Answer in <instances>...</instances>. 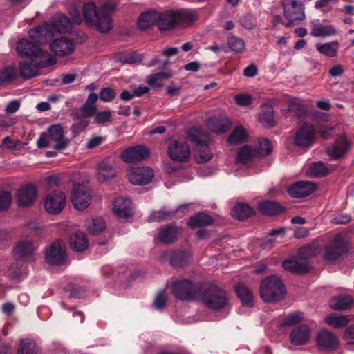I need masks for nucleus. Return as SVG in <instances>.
I'll return each instance as SVG.
<instances>
[{
    "label": "nucleus",
    "mask_w": 354,
    "mask_h": 354,
    "mask_svg": "<svg viewBox=\"0 0 354 354\" xmlns=\"http://www.w3.org/2000/svg\"><path fill=\"white\" fill-rule=\"evenodd\" d=\"M198 15L194 11L165 10L157 12V26L160 30H171L177 26H188L196 20Z\"/></svg>",
    "instance_id": "nucleus-1"
},
{
    "label": "nucleus",
    "mask_w": 354,
    "mask_h": 354,
    "mask_svg": "<svg viewBox=\"0 0 354 354\" xmlns=\"http://www.w3.org/2000/svg\"><path fill=\"white\" fill-rule=\"evenodd\" d=\"M259 292L263 301L270 303L283 299L286 295V290L279 277L270 275L261 281Z\"/></svg>",
    "instance_id": "nucleus-2"
},
{
    "label": "nucleus",
    "mask_w": 354,
    "mask_h": 354,
    "mask_svg": "<svg viewBox=\"0 0 354 354\" xmlns=\"http://www.w3.org/2000/svg\"><path fill=\"white\" fill-rule=\"evenodd\" d=\"M189 140L195 145L194 159L198 163L209 161L213 154L208 144V136L201 128H192L188 133Z\"/></svg>",
    "instance_id": "nucleus-3"
},
{
    "label": "nucleus",
    "mask_w": 354,
    "mask_h": 354,
    "mask_svg": "<svg viewBox=\"0 0 354 354\" xmlns=\"http://www.w3.org/2000/svg\"><path fill=\"white\" fill-rule=\"evenodd\" d=\"M198 297L201 301L212 310H221L225 308L229 301L227 292L216 285H209L200 291Z\"/></svg>",
    "instance_id": "nucleus-4"
},
{
    "label": "nucleus",
    "mask_w": 354,
    "mask_h": 354,
    "mask_svg": "<svg viewBox=\"0 0 354 354\" xmlns=\"http://www.w3.org/2000/svg\"><path fill=\"white\" fill-rule=\"evenodd\" d=\"M52 142H55L53 148L60 151L65 149L70 141L64 137V129L61 124L50 125L47 132L41 133L37 145L38 148H44L50 146Z\"/></svg>",
    "instance_id": "nucleus-5"
},
{
    "label": "nucleus",
    "mask_w": 354,
    "mask_h": 354,
    "mask_svg": "<svg viewBox=\"0 0 354 354\" xmlns=\"http://www.w3.org/2000/svg\"><path fill=\"white\" fill-rule=\"evenodd\" d=\"M82 15L85 24L88 26L95 27L101 33H105L112 29L113 26L106 16H101L100 11H97L95 3L91 1L84 4Z\"/></svg>",
    "instance_id": "nucleus-6"
},
{
    "label": "nucleus",
    "mask_w": 354,
    "mask_h": 354,
    "mask_svg": "<svg viewBox=\"0 0 354 354\" xmlns=\"http://www.w3.org/2000/svg\"><path fill=\"white\" fill-rule=\"evenodd\" d=\"M281 3L283 16L287 20V23L284 24L286 28L297 25L306 19L303 0H283L281 1Z\"/></svg>",
    "instance_id": "nucleus-7"
},
{
    "label": "nucleus",
    "mask_w": 354,
    "mask_h": 354,
    "mask_svg": "<svg viewBox=\"0 0 354 354\" xmlns=\"http://www.w3.org/2000/svg\"><path fill=\"white\" fill-rule=\"evenodd\" d=\"M53 57L35 58L31 57L28 60L21 62L19 64V75L24 80H29L39 73V69L55 64Z\"/></svg>",
    "instance_id": "nucleus-8"
},
{
    "label": "nucleus",
    "mask_w": 354,
    "mask_h": 354,
    "mask_svg": "<svg viewBox=\"0 0 354 354\" xmlns=\"http://www.w3.org/2000/svg\"><path fill=\"white\" fill-rule=\"evenodd\" d=\"M174 296L182 301H194L199 295L201 287L189 279L176 281L171 284Z\"/></svg>",
    "instance_id": "nucleus-9"
},
{
    "label": "nucleus",
    "mask_w": 354,
    "mask_h": 354,
    "mask_svg": "<svg viewBox=\"0 0 354 354\" xmlns=\"http://www.w3.org/2000/svg\"><path fill=\"white\" fill-rule=\"evenodd\" d=\"M348 252V247L346 242L340 235H337L324 246L323 261L328 263H334Z\"/></svg>",
    "instance_id": "nucleus-10"
},
{
    "label": "nucleus",
    "mask_w": 354,
    "mask_h": 354,
    "mask_svg": "<svg viewBox=\"0 0 354 354\" xmlns=\"http://www.w3.org/2000/svg\"><path fill=\"white\" fill-rule=\"evenodd\" d=\"M66 245L61 240H56L45 250V259L47 263L54 266H62L67 260Z\"/></svg>",
    "instance_id": "nucleus-11"
},
{
    "label": "nucleus",
    "mask_w": 354,
    "mask_h": 354,
    "mask_svg": "<svg viewBox=\"0 0 354 354\" xmlns=\"http://www.w3.org/2000/svg\"><path fill=\"white\" fill-rule=\"evenodd\" d=\"M17 52L21 57L41 58L52 57L47 51L43 50L34 39L32 41L21 39L17 44Z\"/></svg>",
    "instance_id": "nucleus-12"
},
{
    "label": "nucleus",
    "mask_w": 354,
    "mask_h": 354,
    "mask_svg": "<svg viewBox=\"0 0 354 354\" xmlns=\"http://www.w3.org/2000/svg\"><path fill=\"white\" fill-rule=\"evenodd\" d=\"M192 259V254L187 250H173L170 251H163L160 256V260L161 261H165L167 259L169 260V265L175 268H180L190 261Z\"/></svg>",
    "instance_id": "nucleus-13"
},
{
    "label": "nucleus",
    "mask_w": 354,
    "mask_h": 354,
    "mask_svg": "<svg viewBox=\"0 0 354 354\" xmlns=\"http://www.w3.org/2000/svg\"><path fill=\"white\" fill-rule=\"evenodd\" d=\"M71 201L74 207L78 210L85 209L91 203V194L90 190L83 185H74Z\"/></svg>",
    "instance_id": "nucleus-14"
},
{
    "label": "nucleus",
    "mask_w": 354,
    "mask_h": 354,
    "mask_svg": "<svg viewBox=\"0 0 354 354\" xmlns=\"http://www.w3.org/2000/svg\"><path fill=\"white\" fill-rule=\"evenodd\" d=\"M127 174L129 182L136 185H147L154 176L153 171L149 167H133Z\"/></svg>",
    "instance_id": "nucleus-15"
},
{
    "label": "nucleus",
    "mask_w": 354,
    "mask_h": 354,
    "mask_svg": "<svg viewBox=\"0 0 354 354\" xmlns=\"http://www.w3.org/2000/svg\"><path fill=\"white\" fill-rule=\"evenodd\" d=\"M167 153L172 160L185 162L189 158L190 149L186 142L173 140L168 147Z\"/></svg>",
    "instance_id": "nucleus-16"
},
{
    "label": "nucleus",
    "mask_w": 354,
    "mask_h": 354,
    "mask_svg": "<svg viewBox=\"0 0 354 354\" xmlns=\"http://www.w3.org/2000/svg\"><path fill=\"white\" fill-rule=\"evenodd\" d=\"M66 205L65 194L61 191H55L46 198L44 207L48 213L59 214Z\"/></svg>",
    "instance_id": "nucleus-17"
},
{
    "label": "nucleus",
    "mask_w": 354,
    "mask_h": 354,
    "mask_svg": "<svg viewBox=\"0 0 354 354\" xmlns=\"http://www.w3.org/2000/svg\"><path fill=\"white\" fill-rule=\"evenodd\" d=\"M150 154L149 149L143 145H137L124 149L120 153V158L126 163H133L147 159Z\"/></svg>",
    "instance_id": "nucleus-18"
},
{
    "label": "nucleus",
    "mask_w": 354,
    "mask_h": 354,
    "mask_svg": "<svg viewBox=\"0 0 354 354\" xmlns=\"http://www.w3.org/2000/svg\"><path fill=\"white\" fill-rule=\"evenodd\" d=\"M316 342L322 351L327 352L335 351L339 345L338 337L326 330H322L317 333Z\"/></svg>",
    "instance_id": "nucleus-19"
},
{
    "label": "nucleus",
    "mask_w": 354,
    "mask_h": 354,
    "mask_svg": "<svg viewBox=\"0 0 354 354\" xmlns=\"http://www.w3.org/2000/svg\"><path fill=\"white\" fill-rule=\"evenodd\" d=\"M180 232V227L176 225H165L160 228L156 241L164 245H169L178 241Z\"/></svg>",
    "instance_id": "nucleus-20"
},
{
    "label": "nucleus",
    "mask_w": 354,
    "mask_h": 354,
    "mask_svg": "<svg viewBox=\"0 0 354 354\" xmlns=\"http://www.w3.org/2000/svg\"><path fill=\"white\" fill-rule=\"evenodd\" d=\"M315 129L312 124H304L295 133L294 142L295 145L308 148L314 141Z\"/></svg>",
    "instance_id": "nucleus-21"
},
{
    "label": "nucleus",
    "mask_w": 354,
    "mask_h": 354,
    "mask_svg": "<svg viewBox=\"0 0 354 354\" xmlns=\"http://www.w3.org/2000/svg\"><path fill=\"white\" fill-rule=\"evenodd\" d=\"M317 189V185L310 181H297L288 188V194L293 198H304L310 196Z\"/></svg>",
    "instance_id": "nucleus-22"
},
{
    "label": "nucleus",
    "mask_w": 354,
    "mask_h": 354,
    "mask_svg": "<svg viewBox=\"0 0 354 354\" xmlns=\"http://www.w3.org/2000/svg\"><path fill=\"white\" fill-rule=\"evenodd\" d=\"M282 266L284 270L296 275L306 274L310 269L309 261H301L297 256L283 261Z\"/></svg>",
    "instance_id": "nucleus-23"
},
{
    "label": "nucleus",
    "mask_w": 354,
    "mask_h": 354,
    "mask_svg": "<svg viewBox=\"0 0 354 354\" xmlns=\"http://www.w3.org/2000/svg\"><path fill=\"white\" fill-rule=\"evenodd\" d=\"M37 195V190L32 184H26L18 189L16 197L19 205L28 207L35 201Z\"/></svg>",
    "instance_id": "nucleus-24"
},
{
    "label": "nucleus",
    "mask_w": 354,
    "mask_h": 354,
    "mask_svg": "<svg viewBox=\"0 0 354 354\" xmlns=\"http://www.w3.org/2000/svg\"><path fill=\"white\" fill-rule=\"evenodd\" d=\"M113 205L114 214L120 218H128L134 214L133 203L129 198L118 196L115 198Z\"/></svg>",
    "instance_id": "nucleus-25"
},
{
    "label": "nucleus",
    "mask_w": 354,
    "mask_h": 354,
    "mask_svg": "<svg viewBox=\"0 0 354 354\" xmlns=\"http://www.w3.org/2000/svg\"><path fill=\"white\" fill-rule=\"evenodd\" d=\"M257 208L263 216H275L286 212V208L276 201L264 200L258 203Z\"/></svg>",
    "instance_id": "nucleus-26"
},
{
    "label": "nucleus",
    "mask_w": 354,
    "mask_h": 354,
    "mask_svg": "<svg viewBox=\"0 0 354 354\" xmlns=\"http://www.w3.org/2000/svg\"><path fill=\"white\" fill-rule=\"evenodd\" d=\"M351 146V142L342 136L326 149V153L333 160H339L348 152Z\"/></svg>",
    "instance_id": "nucleus-27"
},
{
    "label": "nucleus",
    "mask_w": 354,
    "mask_h": 354,
    "mask_svg": "<svg viewBox=\"0 0 354 354\" xmlns=\"http://www.w3.org/2000/svg\"><path fill=\"white\" fill-rule=\"evenodd\" d=\"M52 27L48 24H44L32 29L29 30L28 35L35 40L39 45L48 42L53 37Z\"/></svg>",
    "instance_id": "nucleus-28"
},
{
    "label": "nucleus",
    "mask_w": 354,
    "mask_h": 354,
    "mask_svg": "<svg viewBox=\"0 0 354 354\" xmlns=\"http://www.w3.org/2000/svg\"><path fill=\"white\" fill-rule=\"evenodd\" d=\"M50 48L57 56H65L74 50V43L65 37L55 39L50 44Z\"/></svg>",
    "instance_id": "nucleus-29"
},
{
    "label": "nucleus",
    "mask_w": 354,
    "mask_h": 354,
    "mask_svg": "<svg viewBox=\"0 0 354 354\" xmlns=\"http://www.w3.org/2000/svg\"><path fill=\"white\" fill-rule=\"evenodd\" d=\"M310 328L308 325H300L290 333V341L292 344L295 346L304 345L310 339Z\"/></svg>",
    "instance_id": "nucleus-30"
},
{
    "label": "nucleus",
    "mask_w": 354,
    "mask_h": 354,
    "mask_svg": "<svg viewBox=\"0 0 354 354\" xmlns=\"http://www.w3.org/2000/svg\"><path fill=\"white\" fill-rule=\"evenodd\" d=\"M53 29L60 33L69 32L72 30V22L68 17L62 13H57L50 21Z\"/></svg>",
    "instance_id": "nucleus-31"
},
{
    "label": "nucleus",
    "mask_w": 354,
    "mask_h": 354,
    "mask_svg": "<svg viewBox=\"0 0 354 354\" xmlns=\"http://www.w3.org/2000/svg\"><path fill=\"white\" fill-rule=\"evenodd\" d=\"M214 219L205 212H201L192 216L187 225L192 230L212 225Z\"/></svg>",
    "instance_id": "nucleus-32"
},
{
    "label": "nucleus",
    "mask_w": 354,
    "mask_h": 354,
    "mask_svg": "<svg viewBox=\"0 0 354 354\" xmlns=\"http://www.w3.org/2000/svg\"><path fill=\"white\" fill-rule=\"evenodd\" d=\"M35 250V243L30 241H19L14 248V254L17 259L30 257Z\"/></svg>",
    "instance_id": "nucleus-33"
},
{
    "label": "nucleus",
    "mask_w": 354,
    "mask_h": 354,
    "mask_svg": "<svg viewBox=\"0 0 354 354\" xmlns=\"http://www.w3.org/2000/svg\"><path fill=\"white\" fill-rule=\"evenodd\" d=\"M255 214V211L248 204L241 203L234 206L231 210V215L239 221L246 220Z\"/></svg>",
    "instance_id": "nucleus-34"
},
{
    "label": "nucleus",
    "mask_w": 354,
    "mask_h": 354,
    "mask_svg": "<svg viewBox=\"0 0 354 354\" xmlns=\"http://www.w3.org/2000/svg\"><path fill=\"white\" fill-rule=\"evenodd\" d=\"M153 25L157 26V11L149 10L140 15L137 22L140 30H146Z\"/></svg>",
    "instance_id": "nucleus-35"
},
{
    "label": "nucleus",
    "mask_w": 354,
    "mask_h": 354,
    "mask_svg": "<svg viewBox=\"0 0 354 354\" xmlns=\"http://www.w3.org/2000/svg\"><path fill=\"white\" fill-rule=\"evenodd\" d=\"M69 244L71 248L76 252H82L86 250L88 246L86 234L81 231L76 232L71 236Z\"/></svg>",
    "instance_id": "nucleus-36"
},
{
    "label": "nucleus",
    "mask_w": 354,
    "mask_h": 354,
    "mask_svg": "<svg viewBox=\"0 0 354 354\" xmlns=\"http://www.w3.org/2000/svg\"><path fill=\"white\" fill-rule=\"evenodd\" d=\"M235 291L243 306L252 307L253 306V292L245 283H238L236 286Z\"/></svg>",
    "instance_id": "nucleus-37"
},
{
    "label": "nucleus",
    "mask_w": 354,
    "mask_h": 354,
    "mask_svg": "<svg viewBox=\"0 0 354 354\" xmlns=\"http://www.w3.org/2000/svg\"><path fill=\"white\" fill-rule=\"evenodd\" d=\"M353 301V298L350 295H343L331 298L329 304L330 308L335 310H344L348 309Z\"/></svg>",
    "instance_id": "nucleus-38"
},
{
    "label": "nucleus",
    "mask_w": 354,
    "mask_h": 354,
    "mask_svg": "<svg viewBox=\"0 0 354 354\" xmlns=\"http://www.w3.org/2000/svg\"><path fill=\"white\" fill-rule=\"evenodd\" d=\"M209 124L218 133L227 132L232 127V122L226 117L210 118Z\"/></svg>",
    "instance_id": "nucleus-39"
},
{
    "label": "nucleus",
    "mask_w": 354,
    "mask_h": 354,
    "mask_svg": "<svg viewBox=\"0 0 354 354\" xmlns=\"http://www.w3.org/2000/svg\"><path fill=\"white\" fill-rule=\"evenodd\" d=\"M259 121L264 127H273L274 123V108L270 105H263L259 113Z\"/></svg>",
    "instance_id": "nucleus-40"
},
{
    "label": "nucleus",
    "mask_w": 354,
    "mask_h": 354,
    "mask_svg": "<svg viewBox=\"0 0 354 354\" xmlns=\"http://www.w3.org/2000/svg\"><path fill=\"white\" fill-rule=\"evenodd\" d=\"M254 157H257L254 149L250 145H245L239 149L236 156V161L246 165L252 162Z\"/></svg>",
    "instance_id": "nucleus-41"
},
{
    "label": "nucleus",
    "mask_w": 354,
    "mask_h": 354,
    "mask_svg": "<svg viewBox=\"0 0 354 354\" xmlns=\"http://www.w3.org/2000/svg\"><path fill=\"white\" fill-rule=\"evenodd\" d=\"M115 176L113 165L107 160H103L98 167V179L100 181H106Z\"/></svg>",
    "instance_id": "nucleus-42"
},
{
    "label": "nucleus",
    "mask_w": 354,
    "mask_h": 354,
    "mask_svg": "<svg viewBox=\"0 0 354 354\" xmlns=\"http://www.w3.org/2000/svg\"><path fill=\"white\" fill-rule=\"evenodd\" d=\"M38 351L35 340L27 338L20 341L17 354H37Z\"/></svg>",
    "instance_id": "nucleus-43"
},
{
    "label": "nucleus",
    "mask_w": 354,
    "mask_h": 354,
    "mask_svg": "<svg viewBox=\"0 0 354 354\" xmlns=\"http://www.w3.org/2000/svg\"><path fill=\"white\" fill-rule=\"evenodd\" d=\"M172 76L171 72H159L151 74L147 77V84L153 88H160L163 86L162 82Z\"/></svg>",
    "instance_id": "nucleus-44"
},
{
    "label": "nucleus",
    "mask_w": 354,
    "mask_h": 354,
    "mask_svg": "<svg viewBox=\"0 0 354 354\" xmlns=\"http://www.w3.org/2000/svg\"><path fill=\"white\" fill-rule=\"evenodd\" d=\"M257 156L264 158L269 156L272 151V145L267 138H259L258 145L254 149Z\"/></svg>",
    "instance_id": "nucleus-45"
},
{
    "label": "nucleus",
    "mask_w": 354,
    "mask_h": 354,
    "mask_svg": "<svg viewBox=\"0 0 354 354\" xmlns=\"http://www.w3.org/2000/svg\"><path fill=\"white\" fill-rule=\"evenodd\" d=\"M74 117L77 120V122L71 125V131L73 136L75 138L87 128L89 120L86 118V117L79 116V113L77 112L74 113Z\"/></svg>",
    "instance_id": "nucleus-46"
},
{
    "label": "nucleus",
    "mask_w": 354,
    "mask_h": 354,
    "mask_svg": "<svg viewBox=\"0 0 354 354\" xmlns=\"http://www.w3.org/2000/svg\"><path fill=\"white\" fill-rule=\"evenodd\" d=\"M106 228V223L101 217L93 218L87 224V230L93 236L98 235Z\"/></svg>",
    "instance_id": "nucleus-47"
},
{
    "label": "nucleus",
    "mask_w": 354,
    "mask_h": 354,
    "mask_svg": "<svg viewBox=\"0 0 354 354\" xmlns=\"http://www.w3.org/2000/svg\"><path fill=\"white\" fill-rule=\"evenodd\" d=\"M307 173L310 176L321 178L327 176L329 171L324 162L319 161L311 163Z\"/></svg>",
    "instance_id": "nucleus-48"
},
{
    "label": "nucleus",
    "mask_w": 354,
    "mask_h": 354,
    "mask_svg": "<svg viewBox=\"0 0 354 354\" xmlns=\"http://www.w3.org/2000/svg\"><path fill=\"white\" fill-rule=\"evenodd\" d=\"M247 133L242 126L236 127L227 138L230 145H237L245 141L247 138Z\"/></svg>",
    "instance_id": "nucleus-49"
},
{
    "label": "nucleus",
    "mask_w": 354,
    "mask_h": 354,
    "mask_svg": "<svg viewBox=\"0 0 354 354\" xmlns=\"http://www.w3.org/2000/svg\"><path fill=\"white\" fill-rule=\"evenodd\" d=\"M317 253V247L313 244H308L299 248L297 250V257L301 261H308Z\"/></svg>",
    "instance_id": "nucleus-50"
},
{
    "label": "nucleus",
    "mask_w": 354,
    "mask_h": 354,
    "mask_svg": "<svg viewBox=\"0 0 354 354\" xmlns=\"http://www.w3.org/2000/svg\"><path fill=\"white\" fill-rule=\"evenodd\" d=\"M17 76V71L15 67H5L0 71V84H8L15 80Z\"/></svg>",
    "instance_id": "nucleus-51"
},
{
    "label": "nucleus",
    "mask_w": 354,
    "mask_h": 354,
    "mask_svg": "<svg viewBox=\"0 0 354 354\" xmlns=\"http://www.w3.org/2000/svg\"><path fill=\"white\" fill-rule=\"evenodd\" d=\"M143 55L135 52L129 53H120L118 60L123 64H138L142 62Z\"/></svg>",
    "instance_id": "nucleus-52"
},
{
    "label": "nucleus",
    "mask_w": 354,
    "mask_h": 354,
    "mask_svg": "<svg viewBox=\"0 0 354 354\" xmlns=\"http://www.w3.org/2000/svg\"><path fill=\"white\" fill-rule=\"evenodd\" d=\"M227 45L230 50L236 53H241L245 49L243 39L234 35L227 37Z\"/></svg>",
    "instance_id": "nucleus-53"
},
{
    "label": "nucleus",
    "mask_w": 354,
    "mask_h": 354,
    "mask_svg": "<svg viewBox=\"0 0 354 354\" xmlns=\"http://www.w3.org/2000/svg\"><path fill=\"white\" fill-rule=\"evenodd\" d=\"M336 32L335 28L333 26H319L315 27L311 32L313 37H328L335 35Z\"/></svg>",
    "instance_id": "nucleus-54"
},
{
    "label": "nucleus",
    "mask_w": 354,
    "mask_h": 354,
    "mask_svg": "<svg viewBox=\"0 0 354 354\" xmlns=\"http://www.w3.org/2000/svg\"><path fill=\"white\" fill-rule=\"evenodd\" d=\"M303 319V314L301 313H290L282 320L280 326L281 327L292 326L300 323Z\"/></svg>",
    "instance_id": "nucleus-55"
},
{
    "label": "nucleus",
    "mask_w": 354,
    "mask_h": 354,
    "mask_svg": "<svg viewBox=\"0 0 354 354\" xmlns=\"http://www.w3.org/2000/svg\"><path fill=\"white\" fill-rule=\"evenodd\" d=\"M175 214V212L160 209L153 212L149 217V222H160L171 219Z\"/></svg>",
    "instance_id": "nucleus-56"
},
{
    "label": "nucleus",
    "mask_w": 354,
    "mask_h": 354,
    "mask_svg": "<svg viewBox=\"0 0 354 354\" xmlns=\"http://www.w3.org/2000/svg\"><path fill=\"white\" fill-rule=\"evenodd\" d=\"M288 111L298 118H302L306 113L305 106L295 100L289 103Z\"/></svg>",
    "instance_id": "nucleus-57"
},
{
    "label": "nucleus",
    "mask_w": 354,
    "mask_h": 354,
    "mask_svg": "<svg viewBox=\"0 0 354 354\" xmlns=\"http://www.w3.org/2000/svg\"><path fill=\"white\" fill-rule=\"evenodd\" d=\"M326 322L329 325L339 328L346 326L348 323V319L346 316H336L335 314H333L327 317Z\"/></svg>",
    "instance_id": "nucleus-58"
},
{
    "label": "nucleus",
    "mask_w": 354,
    "mask_h": 354,
    "mask_svg": "<svg viewBox=\"0 0 354 354\" xmlns=\"http://www.w3.org/2000/svg\"><path fill=\"white\" fill-rule=\"evenodd\" d=\"M116 6V3L114 1H109L103 3L100 10L101 16H106L108 17L111 26H112L111 15L115 11Z\"/></svg>",
    "instance_id": "nucleus-59"
},
{
    "label": "nucleus",
    "mask_w": 354,
    "mask_h": 354,
    "mask_svg": "<svg viewBox=\"0 0 354 354\" xmlns=\"http://www.w3.org/2000/svg\"><path fill=\"white\" fill-rule=\"evenodd\" d=\"M315 47L320 53L326 56L334 57L337 55V50L332 46L330 43H326L324 44H317Z\"/></svg>",
    "instance_id": "nucleus-60"
},
{
    "label": "nucleus",
    "mask_w": 354,
    "mask_h": 354,
    "mask_svg": "<svg viewBox=\"0 0 354 354\" xmlns=\"http://www.w3.org/2000/svg\"><path fill=\"white\" fill-rule=\"evenodd\" d=\"M239 21L241 26L247 30H252L257 25L256 19L251 14H246L241 17L239 19Z\"/></svg>",
    "instance_id": "nucleus-61"
},
{
    "label": "nucleus",
    "mask_w": 354,
    "mask_h": 354,
    "mask_svg": "<svg viewBox=\"0 0 354 354\" xmlns=\"http://www.w3.org/2000/svg\"><path fill=\"white\" fill-rule=\"evenodd\" d=\"M11 199L12 195L9 192L0 191V212L8 209Z\"/></svg>",
    "instance_id": "nucleus-62"
},
{
    "label": "nucleus",
    "mask_w": 354,
    "mask_h": 354,
    "mask_svg": "<svg viewBox=\"0 0 354 354\" xmlns=\"http://www.w3.org/2000/svg\"><path fill=\"white\" fill-rule=\"evenodd\" d=\"M111 112L110 111H103L95 112L94 115V122L97 124H103L111 120Z\"/></svg>",
    "instance_id": "nucleus-63"
},
{
    "label": "nucleus",
    "mask_w": 354,
    "mask_h": 354,
    "mask_svg": "<svg viewBox=\"0 0 354 354\" xmlns=\"http://www.w3.org/2000/svg\"><path fill=\"white\" fill-rule=\"evenodd\" d=\"M115 96V91L111 88H103L99 93L100 99L105 102H112Z\"/></svg>",
    "instance_id": "nucleus-64"
}]
</instances>
